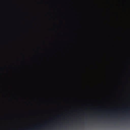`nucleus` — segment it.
<instances>
[{
	"label": "nucleus",
	"instance_id": "nucleus-2",
	"mask_svg": "<svg viewBox=\"0 0 130 130\" xmlns=\"http://www.w3.org/2000/svg\"><path fill=\"white\" fill-rule=\"evenodd\" d=\"M128 41V42H129V41Z\"/></svg>",
	"mask_w": 130,
	"mask_h": 130
},
{
	"label": "nucleus",
	"instance_id": "nucleus-1",
	"mask_svg": "<svg viewBox=\"0 0 130 130\" xmlns=\"http://www.w3.org/2000/svg\"><path fill=\"white\" fill-rule=\"evenodd\" d=\"M130 9V8L129 7H128Z\"/></svg>",
	"mask_w": 130,
	"mask_h": 130
}]
</instances>
